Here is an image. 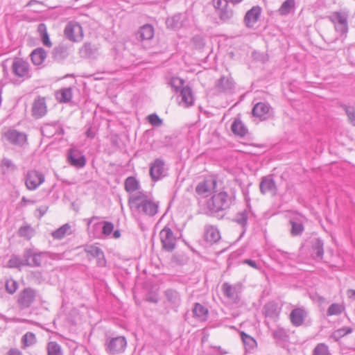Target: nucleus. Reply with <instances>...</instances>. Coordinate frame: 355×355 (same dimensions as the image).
Returning a JSON list of instances; mask_svg holds the SVG:
<instances>
[{
    "label": "nucleus",
    "mask_w": 355,
    "mask_h": 355,
    "mask_svg": "<svg viewBox=\"0 0 355 355\" xmlns=\"http://www.w3.org/2000/svg\"><path fill=\"white\" fill-rule=\"evenodd\" d=\"M71 233V226L68 224H65L56 230L52 233V236L54 239H61L66 235H69Z\"/></svg>",
    "instance_id": "40"
},
{
    "label": "nucleus",
    "mask_w": 355,
    "mask_h": 355,
    "mask_svg": "<svg viewBox=\"0 0 355 355\" xmlns=\"http://www.w3.org/2000/svg\"><path fill=\"white\" fill-rule=\"evenodd\" d=\"M345 310V306L341 304L333 303L327 309V315H338Z\"/></svg>",
    "instance_id": "45"
},
{
    "label": "nucleus",
    "mask_w": 355,
    "mask_h": 355,
    "mask_svg": "<svg viewBox=\"0 0 355 355\" xmlns=\"http://www.w3.org/2000/svg\"><path fill=\"white\" fill-rule=\"evenodd\" d=\"M129 207L135 216H153L158 211V204L155 201H128Z\"/></svg>",
    "instance_id": "2"
},
{
    "label": "nucleus",
    "mask_w": 355,
    "mask_h": 355,
    "mask_svg": "<svg viewBox=\"0 0 355 355\" xmlns=\"http://www.w3.org/2000/svg\"><path fill=\"white\" fill-rule=\"evenodd\" d=\"M21 265L20 259L17 257H12L7 263L8 268H18Z\"/></svg>",
    "instance_id": "54"
},
{
    "label": "nucleus",
    "mask_w": 355,
    "mask_h": 355,
    "mask_svg": "<svg viewBox=\"0 0 355 355\" xmlns=\"http://www.w3.org/2000/svg\"><path fill=\"white\" fill-rule=\"evenodd\" d=\"M47 112L45 98L38 97L36 98L33 104L32 114L35 118L39 119L44 116Z\"/></svg>",
    "instance_id": "17"
},
{
    "label": "nucleus",
    "mask_w": 355,
    "mask_h": 355,
    "mask_svg": "<svg viewBox=\"0 0 355 355\" xmlns=\"http://www.w3.org/2000/svg\"><path fill=\"white\" fill-rule=\"evenodd\" d=\"M270 106L268 103L260 102L254 105L252 113L261 120H266L270 116Z\"/></svg>",
    "instance_id": "16"
},
{
    "label": "nucleus",
    "mask_w": 355,
    "mask_h": 355,
    "mask_svg": "<svg viewBox=\"0 0 355 355\" xmlns=\"http://www.w3.org/2000/svg\"><path fill=\"white\" fill-rule=\"evenodd\" d=\"M154 29L150 24L143 26L138 31L137 37L140 40H148L153 37Z\"/></svg>",
    "instance_id": "30"
},
{
    "label": "nucleus",
    "mask_w": 355,
    "mask_h": 355,
    "mask_svg": "<svg viewBox=\"0 0 355 355\" xmlns=\"http://www.w3.org/2000/svg\"><path fill=\"white\" fill-rule=\"evenodd\" d=\"M261 12V9L259 6H253L250 10H248L245 16L244 21L245 25L249 27H253L254 25L259 20Z\"/></svg>",
    "instance_id": "21"
},
{
    "label": "nucleus",
    "mask_w": 355,
    "mask_h": 355,
    "mask_svg": "<svg viewBox=\"0 0 355 355\" xmlns=\"http://www.w3.org/2000/svg\"><path fill=\"white\" fill-rule=\"evenodd\" d=\"M270 256L272 259H276L279 263H283L288 259L289 254H288V253H287L284 251H282L281 250H272L270 253Z\"/></svg>",
    "instance_id": "42"
},
{
    "label": "nucleus",
    "mask_w": 355,
    "mask_h": 355,
    "mask_svg": "<svg viewBox=\"0 0 355 355\" xmlns=\"http://www.w3.org/2000/svg\"><path fill=\"white\" fill-rule=\"evenodd\" d=\"M229 2H226V0H213V4L216 9L220 10L223 9L222 7H227V3Z\"/></svg>",
    "instance_id": "57"
},
{
    "label": "nucleus",
    "mask_w": 355,
    "mask_h": 355,
    "mask_svg": "<svg viewBox=\"0 0 355 355\" xmlns=\"http://www.w3.org/2000/svg\"><path fill=\"white\" fill-rule=\"evenodd\" d=\"M93 234L94 236L97 238V233L102 231L101 228V223H96L93 225Z\"/></svg>",
    "instance_id": "61"
},
{
    "label": "nucleus",
    "mask_w": 355,
    "mask_h": 355,
    "mask_svg": "<svg viewBox=\"0 0 355 355\" xmlns=\"http://www.w3.org/2000/svg\"><path fill=\"white\" fill-rule=\"evenodd\" d=\"M184 14H177L166 20V25L171 28H179L184 25Z\"/></svg>",
    "instance_id": "29"
},
{
    "label": "nucleus",
    "mask_w": 355,
    "mask_h": 355,
    "mask_svg": "<svg viewBox=\"0 0 355 355\" xmlns=\"http://www.w3.org/2000/svg\"><path fill=\"white\" fill-rule=\"evenodd\" d=\"M345 110L349 121L355 125V107L353 106H345Z\"/></svg>",
    "instance_id": "53"
},
{
    "label": "nucleus",
    "mask_w": 355,
    "mask_h": 355,
    "mask_svg": "<svg viewBox=\"0 0 355 355\" xmlns=\"http://www.w3.org/2000/svg\"><path fill=\"white\" fill-rule=\"evenodd\" d=\"M19 233L21 236L30 237L31 234V230L29 226H24L19 229Z\"/></svg>",
    "instance_id": "56"
},
{
    "label": "nucleus",
    "mask_w": 355,
    "mask_h": 355,
    "mask_svg": "<svg viewBox=\"0 0 355 355\" xmlns=\"http://www.w3.org/2000/svg\"><path fill=\"white\" fill-rule=\"evenodd\" d=\"M180 93V96L181 97L180 104L185 107L193 105V96L191 89L189 87H182Z\"/></svg>",
    "instance_id": "27"
},
{
    "label": "nucleus",
    "mask_w": 355,
    "mask_h": 355,
    "mask_svg": "<svg viewBox=\"0 0 355 355\" xmlns=\"http://www.w3.org/2000/svg\"><path fill=\"white\" fill-rule=\"evenodd\" d=\"M55 97L60 103H67L71 100L72 92L71 88H63L56 92Z\"/></svg>",
    "instance_id": "33"
},
{
    "label": "nucleus",
    "mask_w": 355,
    "mask_h": 355,
    "mask_svg": "<svg viewBox=\"0 0 355 355\" xmlns=\"http://www.w3.org/2000/svg\"><path fill=\"white\" fill-rule=\"evenodd\" d=\"M31 58L35 65H40L46 59V52L42 48H37L31 53Z\"/></svg>",
    "instance_id": "31"
},
{
    "label": "nucleus",
    "mask_w": 355,
    "mask_h": 355,
    "mask_svg": "<svg viewBox=\"0 0 355 355\" xmlns=\"http://www.w3.org/2000/svg\"><path fill=\"white\" fill-rule=\"evenodd\" d=\"M69 159L71 165L82 167L85 164V158L83 156L76 155L70 153Z\"/></svg>",
    "instance_id": "46"
},
{
    "label": "nucleus",
    "mask_w": 355,
    "mask_h": 355,
    "mask_svg": "<svg viewBox=\"0 0 355 355\" xmlns=\"http://www.w3.org/2000/svg\"><path fill=\"white\" fill-rule=\"evenodd\" d=\"M7 355H22L21 352L16 349H11L8 351Z\"/></svg>",
    "instance_id": "63"
},
{
    "label": "nucleus",
    "mask_w": 355,
    "mask_h": 355,
    "mask_svg": "<svg viewBox=\"0 0 355 355\" xmlns=\"http://www.w3.org/2000/svg\"><path fill=\"white\" fill-rule=\"evenodd\" d=\"M234 88V83L231 77L222 76L216 84V89L220 93H231Z\"/></svg>",
    "instance_id": "18"
},
{
    "label": "nucleus",
    "mask_w": 355,
    "mask_h": 355,
    "mask_svg": "<svg viewBox=\"0 0 355 355\" xmlns=\"http://www.w3.org/2000/svg\"><path fill=\"white\" fill-rule=\"evenodd\" d=\"M218 15L221 20L226 21L230 19L232 17L233 12L232 10H228L225 7V8H223L219 10Z\"/></svg>",
    "instance_id": "52"
},
{
    "label": "nucleus",
    "mask_w": 355,
    "mask_h": 355,
    "mask_svg": "<svg viewBox=\"0 0 355 355\" xmlns=\"http://www.w3.org/2000/svg\"><path fill=\"white\" fill-rule=\"evenodd\" d=\"M44 179L42 173L36 170H31L26 175L25 184L28 189L35 190L44 182Z\"/></svg>",
    "instance_id": "10"
},
{
    "label": "nucleus",
    "mask_w": 355,
    "mask_h": 355,
    "mask_svg": "<svg viewBox=\"0 0 355 355\" xmlns=\"http://www.w3.org/2000/svg\"><path fill=\"white\" fill-rule=\"evenodd\" d=\"M323 241L316 239L313 244V257L315 259H322L324 254Z\"/></svg>",
    "instance_id": "35"
},
{
    "label": "nucleus",
    "mask_w": 355,
    "mask_h": 355,
    "mask_svg": "<svg viewBox=\"0 0 355 355\" xmlns=\"http://www.w3.org/2000/svg\"><path fill=\"white\" fill-rule=\"evenodd\" d=\"M43 136L51 138L55 135H62L64 130L58 122L47 123L44 124L41 128Z\"/></svg>",
    "instance_id": "15"
},
{
    "label": "nucleus",
    "mask_w": 355,
    "mask_h": 355,
    "mask_svg": "<svg viewBox=\"0 0 355 355\" xmlns=\"http://www.w3.org/2000/svg\"><path fill=\"white\" fill-rule=\"evenodd\" d=\"M127 341L124 336L111 338L107 341V350L112 354H120L125 351Z\"/></svg>",
    "instance_id": "12"
},
{
    "label": "nucleus",
    "mask_w": 355,
    "mask_h": 355,
    "mask_svg": "<svg viewBox=\"0 0 355 355\" xmlns=\"http://www.w3.org/2000/svg\"><path fill=\"white\" fill-rule=\"evenodd\" d=\"M295 0H286L279 7L278 12L281 15H286L295 8Z\"/></svg>",
    "instance_id": "38"
},
{
    "label": "nucleus",
    "mask_w": 355,
    "mask_h": 355,
    "mask_svg": "<svg viewBox=\"0 0 355 355\" xmlns=\"http://www.w3.org/2000/svg\"><path fill=\"white\" fill-rule=\"evenodd\" d=\"M164 295L170 303L174 307H178L181 304V297L180 293L175 289L168 288L164 292Z\"/></svg>",
    "instance_id": "26"
},
{
    "label": "nucleus",
    "mask_w": 355,
    "mask_h": 355,
    "mask_svg": "<svg viewBox=\"0 0 355 355\" xmlns=\"http://www.w3.org/2000/svg\"><path fill=\"white\" fill-rule=\"evenodd\" d=\"M272 336L275 339L279 340H284L287 337V334L284 329L277 328V329L273 331Z\"/></svg>",
    "instance_id": "51"
},
{
    "label": "nucleus",
    "mask_w": 355,
    "mask_h": 355,
    "mask_svg": "<svg viewBox=\"0 0 355 355\" xmlns=\"http://www.w3.org/2000/svg\"><path fill=\"white\" fill-rule=\"evenodd\" d=\"M95 260L96 266L99 267H105L106 266V259L103 250L94 245H90V258Z\"/></svg>",
    "instance_id": "23"
},
{
    "label": "nucleus",
    "mask_w": 355,
    "mask_h": 355,
    "mask_svg": "<svg viewBox=\"0 0 355 355\" xmlns=\"http://www.w3.org/2000/svg\"><path fill=\"white\" fill-rule=\"evenodd\" d=\"M347 295L349 298L355 300V290L348 289L347 291Z\"/></svg>",
    "instance_id": "64"
},
{
    "label": "nucleus",
    "mask_w": 355,
    "mask_h": 355,
    "mask_svg": "<svg viewBox=\"0 0 355 355\" xmlns=\"http://www.w3.org/2000/svg\"><path fill=\"white\" fill-rule=\"evenodd\" d=\"M252 216L253 213L252 211L251 206L248 203H246L245 207L239 210L235 214L232 220L241 227V235L245 232L248 226V220L251 218Z\"/></svg>",
    "instance_id": "8"
},
{
    "label": "nucleus",
    "mask_w": 355,
    "mask_h": 355,
    "mask_svg": "<svg viewBox=\"0 0 355 355\" xmlns=\"http://www.w3.org/2000/svg\"><path fill=\"white\" fill-rule=\"evenodd\" d=\"M159 237L162 249L167 252H172L176 247L177 238L173 232L166 225L159 232Z\"/></svg>",
    "instance_id": "6"
},
{
    "label": "nucleus",
    "mask_w": 355,
    "mask_h": 355,
    "mask_svg": "<svg viewBox=\"0 0 355 355\" xmlns=\"http://www.w3.org/2000/svg\"><path fill=\"white\" fill-rule=\"evenodd\" d=\"M304 217L300 214H294V216L291 218L290 223L291 225V234L293 236L300 235L304 231L303 220Z\"/></svg>",
    "instance_id": "22"
},
{
    "label": "nucleus",
    "mask_w": 355,
    "mask_h": 355,
    "mask_svg": "<svg viewBox=\"0 0 355 355\" xmlns=\"http://www.w3.org/2000/svg\"><path fill=\"white\" fill-rule=\"evenodd\" d=\"M261 193L274 196L277 192L275 182L272 175L264 176L261 178L259 184Z\"/></svg>",
    "instance_id": "14"
},
{
    "label": "nucleus",
    "mask_w": 355,
    "mask_h": 355,
    "mask_svg": "<svg viewBox=\"0 0 355 355\" xmlns=\"http://www.w3.org/2000/svg\"><path fill=\"white\" fill-rule=\"evenodd\" d=\"M231 130L234 135L241 137H244L248 132L246 127L239 119L234 121L231 126Z\"/></svg>",
    "instance_id": "32"
},
{
    "label": "nucleus",
    "mask_w": 355,
    "mask_h": 355,
    "mask_svg": "<svg viewBox=\"0 0 355 355\" xmlns=\"http://www.w3.org/2000/svg\"><path fill=\"white\" fill-rule=\"evenodd\" d=\"M241 337L247 350H252L257 347L256 340L250 335L242 331L241 332Z\"/></svg>",
    "instance_id": "36"
},
{
    "label": "nucleus",
    "mask_w": 355,
    "mask_h": 355,
    "mask_svg": "<svg viewBox=\"0 0 355 355\" xmlns=\"http://www.w3.org/2000/svg\"><path fill=\"white\" fill-rule=\"evenodd\" d=\"M9 60H6L2 62L1 67L3 68V76L5 78L8 79L9 78V73H8V64L9 62Z\"/></svg>",
    "instance_id": "59"
},
{
    "label": "nucleus",
    "mask_w": 355,
    "mask_h": 355,
    "mask_svg": "<svg viewBox=\"0 0 355 355\" xmlns=\"http://www.w3.org/2000/svg\"><path fill=\"white\" fill-rule=\"evenodd\" d=\"M6 288L9 293L12 294L17 289V283L15 280H9L6 284Z\"/></svg>",
    "instance_id": "55"
},
{
    "label": "nucleus",
    "mask_w": 355,
    "mask_h": 355,
    "mask_svg": "<svg viewBox=\"0 0 355 355\" xmlns=\"http://www.w3.org/2000/svg\"><path fill=\"white\" fill-rule=\"evenodd\" d=\"M204 236L206 241L214 243L220 240V234L217 227L208 225L205 227Z\"/></svg>",
    "instance_id": "24"
},
{
    "label": "nucleus",
    "mask_w": 355,
    "mask_h": 355,
    "mask_svg": "<svg viewBox=\"0 0 355 355\" xmlns=\"http://www.w3.org/2000/svg\"><path fill=\"white\" fill-rule=\"evenodd\" d=\"M22 341L25 346H30L35 343V336L31 332H28L24 336Z\"/></svg>",
    "instance_id": "49"
},
{
    "label": "nucleus",
    "mask_w": 355,
    "mask_h": 355,
    "mask_svg": "<svg viewBox=\"0 0 355 355\" xmlns=\"http://www.w3.org/2000/svg\"><path fill=\"white\" fill-rule=\"evenodd\" d=\"M334 24L336 31L340 35H346L348 32V15L345 12H334L329 17Z\"/></svg>",
    "instance_id": "4"
},
{
    "label": "nucleus",
    "mask_w": 355,
    "mask_h": 355,
    "mask_svg": "<svg viewBox=\"0 0 355 355\" xmlns=\"http://www.w3.org/2000/svg\"><path fill=\"white\" fill-rule=\"evenodd\" d=\"M222 292L230 302L234 304L239 302L241 294L243 291V285L241 283H236L234 285L228 282H224L221 286Z\"/></svg>",
    "instance_id": "7"
},
{
    "label": "nucleus",
    "mask_w": 355,
    "mask_h": 355,
    "mask_svg": "<svg viewBox=\"0 0 355 355\" xmlns=\"http://www.w3.org/2000/svg\"><path fill=\"white\" fill-rule=\"evenodd\" d=\"M3 136L4 139L10 144L22 146L27 141V135L26 133L19 132L13 128H8L6 130Z\"/></svg>",
    "instance_id": "9"
},
{
    "label": "nucleus",
    "mask_w": 355,
    "mask_h": 355,
    "mask_svg": "<svg viewBox=\"0 0 355 355\" xmlns=\"http://www.w3.org/2000/svg\"><path fill=\"white\" fill-rule=\"evenodd\" d=\"M164 162L160 159H157L151 164L150 175L153 180H158L164 175Z\"/></svg>",
    "instance_id": "19"
},
{
    "label": "nucleus",
    "mask_w": 355,
    "mask_h": 355,
    "mask_svg": "<svg viewBox=\"0 0 355 355\" xmlns=\"http://www.w3.org/2000/svg\"><path fill=\"white\" fill-rule=\"evenodd\" d=\"M192 312L193 317L200 322H205L208 318V309L200 303L194 304Z\"/></svg>",
    "instance_id": "25"
},
{
    "label": "nucleus",
    "mask_w": 355,
    "mask_h": 355,
    "mask_svg": "<svg viewBox=\"0 0 355 355\" xmlns=\"http://www.w3.org/2000/svg\"><path fill=\"white\" fill-rule=\"evenodd\" d=\"M148 122L153 126L159 127L162 124V120L156 114H151L148 116Z\"/></svg>",
    "instance_id": "50"
},
{
    "label": "nucleus",
    "mask_w": 355,
    "mask_h": 355,
    "mask_svg": "<svg viewBox=\"0 0 355 355\" xmlns=\"http://www.w3.org/2000/svg\"><path fill=\"white\" fill-rule=\"evenodd\" d=\"M35 291L30 288L24 289L19 295L18 302L23 307L29 306L34 301Z\"/></svg>",
    "instance_id": "20"
},
{
    "label": "nucleus",
    "mask_w": 355,
    "mask_h": 355,
    "mask_svg": "<svg viewBox=\"0 0 355 355\" xmlns=\"http://www.w3.org/2000/svg\"><path fill=\"white\" fill-rule=\"evenodd\" d=\"M0 168L3 174H6L15 171L17 167L12 160L3 158L0 163Z\"/></svg>",
    "instance_id": "37"
},
{
    "label": "nucleus",
    "mask_w": 355,
    "mask_h": 355,
    "mask_svg": "<svg viewBox=\"0 0 355 355\" xmlns=\"http://www.w3.org/2000/svg\"><path fill=\"white\" fill-rule=\"evenodd\" d=\"M216 185V178L214 176H209L198 184L196 192L202 198H207L217 192Z\"/></svg>",
    "instance_id": "5"
},
{
    "label": "nucleus",
    "mask_w": 355,
    "mask_h": 355,
    "mask_svg": "<svg viewBox=\"0 0 355 355\" xmlns=\"http://www.w3.org/2000/svg\"><path fill=\"white\" fill-rule=\"evenodd\" d=\"M242 263L247 264L249 266H250L254 269H257V270L261 269V266L254 260L246 259H244L243 261H242Z\"/></svg>",
    "instance_id": "58"
},
{
    "label": "nucleus",
    "mask_w": 355,
    "mask_h": 355,
    "mask_svg": "<svg viewBox=\"0 0 355 355\" xmlns=\"http://www.w3.org/2000/svg\"><path fill=\"white\" fill-rule=\"evenodd\" d=\"M308 315V311L304 306H301L291 311L289 319L293 326L300 327L304 324Z\"/></svg>",
    "instance_id": "13"
},
{
    "label": "nucleus",
    "mask_w": 355,
    "mask_h": 355,
    "mask_svg": "<svg viewBox=\"0 0 355 355\" xmlns=\"http://www.w3.org/2000/svg\"><path fill=\"white\" fill-rule=\"evenodd\" d=\"M102 231L98 232L97 238L102 239L110 236L114 230V225L111 222L103 221L101 222Z\"/></svg>",
    "instance_id": "34"
},
{
    "label": "nucleus",
    "mask_w": 355,
    "mask_h": 355,
    "mask_svg": "<svg viewBox=\"0 0 355 355\" xmlns=\"http://www.w3.org/2000/svg\"><path fill=\"white\" fill-rule=\"evenodd\" d=\"M265 315L266 318H270L272 320L278 318L279 315V311L277 309L276 306L273 304H268L264 307Z\"/></svg>",
    "instance_id": "39"
},
{
    "label": "nucleus",
    "mask_w": 355,
    "mask_h": 355,
    "mask_svg": "<svg viewBox=\"0 0 355 355\" xmlns=\"http://www.w3.org/2000/svg\"><path fill=\"white\" fill-rule=\"evenodd\" d=\"M203 213L217 217H223V211L230 206L231 201H200Z\"/></svg>",
    "instance_id": "3"
},
{
    "label": "nucleus",
    "mask_w": 355,
    "mask_h": 355,
    "mask_svg": "<svg viewBox=\"0 0 355 355\" xmlns=\"http://www.w3.org/2000/svg\"><path fill=\"white\" fill-rule=\"evenodd\" d=\"M64 36L72 42H79L83 37L82 27L77 23L69 22L64 31Z\"/></svg>",
    "instance_id": "11"
},
{
    "label": "nucleus",
    "mask_w": 355,
    "mask_h": 355,
    "mask_svg": "<svg viewBox=\"0 0 355 355\" xmlns=\"http://www.w3.org/2000/svg\"><path fill=\"white\" fill-rule=\"evenodd\" d=\"M125 188L129 193L137 191L139 188V182L134 177H128L125 181Z\"/></svg>",
    "instance_id": "43"
},
{
    "label": "nucleus",
    "mask_w": 355,
    "mask_h": 355,
    "mask_svg": "<svg viewBox=\"0 0 355 355\" xmlns=\"http://www.w3.org/2000/svg\"><path fill=\"white\" fill-rule=\"evenodd\" d=\"M52 53L55 60L61 61L68 56V47L64 44L61 43L53 49Z\"/></svg>",
    "instance_id": "28"
},
{
    "label": "nucleus",
    "mask_w": 355,
    "mask_h": 355,
    "mask_svg": "<svg viewBox=\"0 0 355 355\" xmlns=\"http://www.w3.org/2000/svg\"><path fill=\"white\" fill-rule=\"evenodd\" d=\"M11 71L16 78L12 83L20 84L31 77V72L29 63L19 58H15L11 63Z\"/></svg>",
    "instance_id": "1"
},
{
    "label": "nucleus",
    "mask_w": 355,
    "mask_h": 355,
    "mask_svg": "<svg viewBox=\"0 0 355 355\" xmlns=\"http://www.w3.org/2000/svg\"><path fill=\"white\" fill-rule=\"evenodd\" d=\"M312 355H331L329 347L325 343L317 344L313 350Z\"/></svg>",
    "instance_id": "44"
},
{
    "label": "nucleus",
    "mask_w": 355,
    "mask_h": 355,
    "mask_svg": "<svg viewBox=\"0 0 355 355\" xmlns=\"http://www.w3.org/2000/svg\"><path fill=\"white\" fill-rule=\"evenodd\" d=\"M171 86L176 91L180 92L184 87V80L178 77H173L170 81Z\"/></svg>",
    "instance_id": "48"
},
{
    "label": "nucleus",
    "mask_w": 355,
    "mask_h": 355,
    "mask_svg": "<svg viewBox=\"0 0 355 355\" xmlns=\"http://www.w3.org/2000/svg\"><path fill=\"white\" fill-rule=\"evenodd\" d=\"M48 355H62L60 345L55 342H50L47 346Z\"/></svg>",
    "instance_id": "47"
},
{
    "label": "nucleus",
    "mask_w": 355,
    "mask_h": 355,
    "mask_svg": "<svg viewBox=\"0 0 355 355\" xmlns=\"http://www.w3.org/2000/svg\"><path fill=\"white\" fill-rule=\"evenodd\" d=\"M38 31L40 33L42 43L47 47H51L52 43L50 41L49 34L46 31V27L44 24H40L38 26Z\"/></svg>",
    "instance_id": "41"
},
{
    "label": "nucleus",
    "mask_w": 355,
    "mask_h": 355,
    "mask_svg": "<svg viewBox=\"0 0 355 355\" xmlns=\"http://www.w3.org/2000/svg\"><path fill=\"white\" fill-rule=\"evenodd\" d=\"M146 300L148 302L156 304L158 302L159 299H158L157 295L154 294V295H150L147 296Z\"/></svg>",
    "instance_id": "62"
},
{
    "label": "nucleus",
    "mask_w": 355,
    "mask_h": 355,
    "mask_svg": "<svg viewBox=\"0 0 355 355\" xmlns=\"http://www.w3.org/2000/svg\"><path fill=\"white\" fill-rule=\"evenodd\" d=\"M213 349V352H209L207 355H223L227 354V352L223 351L220 347H214Z\"/></svg>",
    "instance_id": "60"
}]
</instances>
